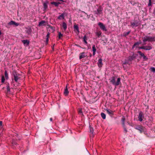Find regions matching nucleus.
Returning <instances> with one entry per match:
<instances>
[{"label": "nucleus", "mask_w": 155, "mask_h": 155, "mask_svg": "<svg viewBox=\"0 0 155 155\" xmlns=\"http://www.w3.org/2000/svg\"><path fill=\"white\" fill-rule=\"evenodd\" d=\"M51 3L52 5H54L56 7H58L59 6V5L61 4V3L60 2H52Z\"/></svg>", "instance_id": "nucleus-16"}, {"label": "nucleus", "mask_w": 155, "mask_h": 155, "mask_svg": "<svg viewBox=\"0 0 155 155\" xmlns=\"http://www.w3.org/2000/svg\"><path fill=\"white\" fill-rule=\"evenodd\" d=\"M65 14V13H63L61 15L58 16V19L59 20H61V19H64Z\"/></svg>", "instance_id": "nucleus-17"}, {"label": "nucleus", "mask_w": 155, "mask_h": 155, "mask_svg": "<svg viewBox=\"0 0 155 155\" xmlns=\"http://www.w3.org/2000/svg\"><path fill=\"white\" fill-rule=\"evenodd\" d=\"M148 108H149V107H148V106H147V109H147H147H148Z\"/></svg>", "instance_id": "nucleus-55"}, {"label": "nucleus", "mask_w": 155, "mask_h": 155, "mask_svg": "<svg viewBox=\"0 0 155 155\" xmlns=\"http://www.w3.org/2000/svg\"><path fill=\"white\" fill-rule=\"evenodd\" d=\"M5 81V78L3 76L2 77V79H1L2 82V83H4V81Z\"/></svg>", "instance_id": "nucleus-39"}, {"label": "nucleus", "mask_w": 155, "mask_h": 155, "mask_svg": "<svg viewBox=\"0 0 155 155\" xmlns=\"http://www.w3.org/2000/svg\"><path fill=\"white\" fill-rule=\"evenodd\" d=\"M151 7H150L149 9V11H151Z\"/></svg>", "instance_id": "nucleus-51"}, {"label": "nucleus", "mask_w": 155, "mask_h": 155, "mask_svg": "<svg viewBox=\"0 0 155 155\" xmlns=\"http://www.w3.org/2000/svg\"><path fill=\"white\" fill-rule=\"evenodd\" d=\"M142 38L143 42V45H145L146 44L145 42L147 41H155V38L154 37L148 36L146 35L145 36V37H142Z\"/></svg>", "instance_id": "nucleus-2"}, {"label": "nucleus", "mask_w": 155, "mask_h": 155, "mask_svg": "<svg viewBox=\"0 0 155 155\" xmlns=\"http://www.w3.org/2000/svg\"><path fill=\"white\" fill-rule=\"evenodd\" d=\"M83 41L84 42V43L86 44H87V42L86 41L87 40V37L86 35H84L83 38Z\"/></svg>", "instance_id": "nucleus-24"}, {"label": "nucleus", "mask_w": 155, "mask_h": 155, "mask_svg": "<svg viewBox=\"0 0 155 155\" xmlns=\"http://www.w3.org/2000/svg\"><path fill=\"white\" fill-rule=\"evenodd\" d=\"M139 43H138V42H136L135 43L134 45H133L132 47V49H133L134 48V47L137 45H139Z\"/></svg>", "instance_id": "nucleus-31"}, {"label": "nucleus", "mask_w": 155, "mask_h": 155, "mask_svg": "<svg viewBox=\"0 0 155 155\" xmlns=\"http://www.w3.org/2000/svg\"><path fill=\"white\" fill-rule=\"evenodd\" d=\"M136 55H135L134 53L133 55L131 56H130L128 58V60L129 61H131L134 59H135L136 58Z\"/></svg>", "instance_id": "nucleus-15"}, {"label": "nucleus", "mask_w": 155, "mask_h": 155, "mask_svg": "<svg viewBox=\"0 0 155 155\" xmlns=\"http://www.w3.org/2000/svg\"><path fill=\"white\" fill-rule=\"evenodd\" d=\"M143 57L144 61L147 60L148 59V58L145 55Z\"/></svg>", "instance_id": "nucleus-38"}, {"label": "nucleus", "mask_w": 155, "mask_h": 155, "mask_svg": "<svg viewBox=\"0 0 155 155\" xmlns=\"http://www.w3.org/2000/svg\"><path fill=\"white\" fill-rule=\"evenodd\" d=\"M101 31H99L96 33V35L97 36L98 38H99L101 35Z\"/></svg>", "instance_id": "nucleus-26"}, {"label": "nucleus", "mask_w": 155, "mask_h": 155, "mask_svg": "<svg viewBox=\"0 0 155 155\" xmlns=\"http://www.w3.org/2000/svg\"><path fill=\"white\" fill-rule=\"evenodd\" d=\"M152 5V1L151 0H149V3L148 4V6H151Z\"/></svg>", "instance_id": "nucleus-36"}, {"label": "nucleus", "mask_w": 155, "mask_h": 155, "mask_svg": "<svg viewBox=\"0 0 155 155\" xmlns=\"http://www.w3.org/2000/svg\"><path fill=\"white\" fill-rule=\"evenodd\" d=\"M102 61V60L101 58H99L98 60L97 64L98 66L100 68L101 67L103 64Z\"/></svg>", "instance_id": "nucleus-12"}, {"label": "nucleus", "mask_w": 155, "mask_h": 155, "mask_svg": "<svg viewBox=\"0 0 155 155\" xmlns=\"http://www.w3.org/2000/svg\"><path fill=\"white\" fill-rule=\"evenodd\" d=\"M49 35H50V33H48L46 35V38H48V37H49Z\"/></svg>", "instance_id": "nucleus-45"}, {"label": "nucleus", "mask_w": 155, "mask_h": 155, "mask_svg": "<svg viewBox=\"0 0 155 155\" xmlns=\"http://www.w3.org/2000/svg\"><path fill=\"white\" fill-rule=\"evenodd\" d=\"M78 112L79 113L82 114V109H80Z\"/></svg>", "instance_id": "nucleus-43"}, {"label": "nucleus", "mask_w": 155, "mask_h": 155, "mask_svg": "<svg viewBox=\"0 0 155 155\" xmlns=\"http://www.w3.org/2000/svg\"><path fill=\"white\" fill-rule=\"evenodd\" d=\"M5 77L6 79H7L8 78V74L7 73V72L6 71H5Z\"/></svg>", "instance_id": "nucleus-29"}, {"label": "nucleus", "mask_w": 155, "mask_h": 155, "mask_svg": "<svg viewBox=\"0 0 155 155\" xmlns=\"http://www.w3.org/2000/svg\"><path fill=\"white\" fill-rule=\"evenodd\" d=\"M98 25L101 30L105 31H107V29H106L105 26L102 23L99 22L98 23Z\"/></svg>", "instance_id": "nucleus-6"}, {"label": "nucleus", "mask_w": 155, "mask_h": 155, "mask_svg": "<svg viewBox=\"0 0 155 155\" xmlns=\"http://www.w3.org/2000/svg\"><path fill=\"white\" fill-rule=\"evenodd\" d=\"M92 51H93V55H94L95 54L96 52V49L95 48V45H94L92 46Z\"/></svg>", "instance_id": "nucleus-21"}, {"label": "nucleus", "mask_w": 155, "mask_h": 155, "mask_svg": "<svg viewBox=\"0 0 155 155\" xmlns=\"http://www.w3.org/2000/svg\"><path fill=\"white\" fill-rule=\"evenodd\" d=\"M101 117L103 119H105L106 116L105 114L103 113H101Z\"/></svg>", "instance_id": "nucleus-27"}, {"label": "nucleus", "mask_w": 155, "mask_h": 155, "mask_svg": "<svg viewBox=\"0 0 155 155\" xmlns=\"http://www.w3.org/2000/svg\"><path fill=\"white\" fill-rule=\"evenodd\" d=\"M124 128V131H125V133H126L127 132V130L126 129V128L125 127V125H124V126H123Z\"/></svg>", "instance_id": "nucleus-42"}, {"label": "nucleus", "mask_w": 155, "mask_h": 155, "mask_svg": "<svg viewBox=\"0 0 155 155\" xmlns=\"http://www.w3.org/2000/svg\"><path fill=\"white\" fill-rule=\"evenodd\" d=\"M144 118V114L141 111H140L138 117V120L140 122H141Z\"/></svg>", "instance_id": "nucleus-7"}, {"label": "nucleus", "mask_w": 155, "mask_h": 155, "mask_svg": "<svg viewBox=\"0 0 155 155\" xmlns=\"http://www.w3.org/2000/svg\"><path fill=\"white\" fill-rule=\"evenodd\" d=\"M49 27L52 30V31L53 32L54 31V27L51 26H49Z\"/></svg>", "instance_id": "nucleus-41"}, {"label": "nucleus", "mask_w": 155, "mask_h": 155, "mask_svg": "<svg viewBox=\"0 0 155 155\" xmlns=\"http://www.w3.org/2000/svg\"><path fill=\"white\" fill-rule=\"evenodd\" d=\"M2 121H0V126H1L2 125Z\"/></svg>", "instance_id": "nucleus-47"}, {"label": "nucleus", "mask_w": 155, "mask_h": 155, "mask_svg": "<svg viewBox=\"0 0 155 155\" xmlns=\"http://www.w3.org/2000/svg\"><path fill=\"white\" fill-rule=\"evenodd\" d=\"M79 59H80L84 58L86 56H87V55L85 54V53L84 52H82L80 53L79 54Z\"/></svg>", "instance_id": "nucleus-13"}, {"label": "nucleus", "mask_w": 155, "mask_h": 155, "mask_svg": "<svg viewBox=\"0 0 155 155\" xmlns=\"http://www.w3.org/2000/svg\"><path fill=\"white\" fill-rule=\"evenodd\" d=\"M22 42L23 43L24 45L26 46H28L29 43V41L28 40H22Z\"/></svg>", "instance_id": "nucleus-14"}, {"label": "nucleus", "mask_w": 155, "mask_h": 155, "mask_svg": "<svg viewBox=\"0 0 155 155\" xmlns=\"http://www.w3.org/2000/svg\"><path fill=\"white\" fill-rule=\"evenodd\" d=\"M150 70L153 72H155V68L152 67L150 68Z\"/></svg>", "instance_id": "nucleus-37"}, {"label": "nucleus", "mask_w": 155, "mask_h": 155, "mask_svg": "<svg viewBox=\"0 0 155 155\" xmlns=\"http://www.w3.org/2000/svg\"><path fill=\"white\" fill-rule=\"evenodd\" d=\"M7 89L6 93H9L10 92V89L8 84L7 86Z\"/></svg>", "instance_id": "nucleus-28"}, {"label": "nucleus", "mask_w": 155, "mask_h": 155, "mask_svg": "<svg viewBox=\"0 0 155 155\" xmlns=\"http://www.w3.org/2000/svg\"><path fill=\"white\" fill-rule=\"evenodd\" d=\"M12 143L13 145H16L17 144L16 141L14 140H13L12 141Z\"/></svg>", "instance_id": "nucleus-33"}, {"label": "nucleus", "mask_w": 155, "mask_h": 155, "mask_svg": "<svg viewBox=\"0 0 155 155\" xmlns=\"http://www.w3.org/2000/svg\"><path fill=\"white\" fill-rule=\"evenodd\" d=\"M48 38H47L46 40V44H47L48 43Z\"/></svg>", "instance_id": "nucleus-44"}, {"label": "nucleus", "mask_w": 155, "mask_h": 155, "mask_svg": "<svg viewBox=\"0 0 155 155\" xmlns=\"http://www.w3.org/2000/svg\"><path fill=\"white\" fill-rule=\"evenodd\" d=\"M19 74L16 72H13V77H12V80H13L14 79L15 82L18 83V79L20 78L19 77Z\"/></svg>", "instance_id": "nucleus-3"}, {"label": "nucleus", "mask_w": 155, "mask_h": 155, "mask_svg": "<svg viewBox=\"0 0 155 155\" xmlns=\"http://www.w3.org/2000/svg\"><path fill=\"white\" fill-rule=\"evenodd\" d=\"M134 128L139 131L140 133H141L144 131L145 128L143 126L137 125H136L134 127Z\"/></svg>", "instance_id": "nucleus-4"}, {"label": "nucleus", "mask_w": 155, "mask_h": 155, "mask_svg": "<svg viewBox=\"0 0 155 155\" xmlns=\"http://www.w3.org/2000/svg\"><path fill=\"white\" fill-rule=\"evenodd\" d=\"M121 78H117V81H116L115 78V77H112L110 80V82L112 84L115 86H117L121 84L120 81Z\"/></svg>", "instance_id": "nucleus-1"}, {"label": "nucleus", "mask_w": 155, "mask_h": 155, "mask_svg": "<svg viewBox=\"0 0 155 155\" xmlns=\"http://www.w3.org/2000/svg\"><path fill=\"white\" fill-rule=\"evenodd\" d=\"M139 43V44H140L141 43V41H140V40L138 42Z\"/></svg>", "instance_id": "nucleus-48"}, {"label": "nucleus", "mask_w": 155, "mask_h": 155, "mask_svg": "<svg viewBox=\"0 0 155 155\" xmlns=\"http://www.w3.org/2000/svg\"><path fill=\"white\" fill-rule=\"evenodd\" d=\"M102 8L101 6H100L98 7L96 11H94V12L96 14L99 15L102 14Z\"/></svg>", "instance_id": "nucleus-9"}, {"label": "nucleus", "mask_w": 155, "mask_h": 155, "mask_svg": "<svg viewBox=\"0 0 155 155\" xmlns=\"http://www.w3.org/2000/svg\"><path fill=\"white\" fill-rule=\"evenodd\" d=\"M45 21L44 20H42L39 23V26H41L42 25H45Z\"/></svg>", "instance_id": "nucleus-22"}, {"label": "nucleus", "mask_w": 155, "mask_h": 155, "mask_svg": "<svg viewBox=\"0 0 155 155\" xmlns=\"http://www.w3.org/2000/svg\"><path fill=\"white\" fill-rule=\"evenodd\" d=\"M91 56H92V54H90V57H91Z\"/></svg>", "instance_id": "nucleus-54"}, {"label": "nucleus", "mask_w": 155, "mask_h": 155, "mask_svg": "<svg viewBox=\"0 0 155 155\" xmlns=\"http://www.w3.org/2000/svg\"><path fill=\"white\" fill-rule=\"evenodd\" d=\"M104 44H105V42H104Z\"/></svg>", "instance_id": "nucleus-58"}, {"label": "nucleus", "mask_w": 155, "mask_h": 155, "mask_svg": "<svg viewBox=\"0 0 155 155\" xmlns=\"http://www.w3.org/2000/svg\"><path fill=\"white\" fill-rule=\"evenodd\" d=\"M104 44H105V42H104Z\"/></svg>", "instance_id": "nucleus-57"}, {"label": "nucleus", "mask_w": 155, "mask_h": 155, "mask_svg": "<svg viewBox=\"0 0 155 155\" xmlns=\"http://www.w3.org/2000/svg\"><path fill=\"white\" fill-rule=\"evenodd\" d=\"M153 14L154 15H155V7L154 8L153 11Z\"/></svg>", "instance_id": "nucleus-46"}, {"label": "nucleus", "mask_w": 155, "mask_h": 155, "mask_svg": "<svg viewBox=\"0 0 155 155\" xmlns=\"http://www.w3.org/2000/svg\"><path fill=\"white\" fill-rule=\"evenodd\" d=\"M58 38L59 39H61V37H62L63 35L61 33H59L58 34Z\"/></svg>", "instance_id": "nucleus-35"}, {"label": "nucleus", "mask_w": 155, "mask_h": 155, "mask_svg": "<svg viewBox=\"0 0 155 155\" xmlns=\"http://www.w3.org/2000/svg\"><path fill=\"white\" fill-rule=\"evenodd\" d=\"M15 21H11L8 23V24L10 25H13Z\"/></svg>", "instance_id": "nucleus-34"}, {"label": "nucleus", "mask_w": 155, "mask_h": 155, "mask_svg": "<svg viewBox=\"0 0 155 155\" xmlns=\"http://www.w3.org/2000/svg\"><path fill=\"white\" fill-rule=\"evenodd\" d=\"M54 45L53 46V48H54Z\"/></svg>", "instance_id": "nucleus-59"}, {"label": "nucleus", "mask_w": 155, "mask_h": 155, "mask_svg": "<svg viewBox=\"0 0 155 155\" xmlns=\"http://www.w3.org/2000/svg\"><path fill=\"white\" fill-rule=\"evenodd\" d=\"M62 27L63 28V29L64 31H65L67 29V25L66 23L65 22H63L62 24Z\"/></svg>", "instance_id": "nucleus-19"}, {"label": "nucleus", "mask_w": 155, "mask_h": 155, "mask_svg": "<svg viewBox=\"0 0 155 155\" xmlns=\"http://www.w3.org/2000/svg\"><path fill=\"white\" fill-rule=\"evenodd\" d=\"M13 25H14L16 26H18L19 25V23H16L15 21L14 23V24Z\"/></svg>", "instance_id": "nucleus-40"}, {"label": "nucleus", "mask_w": 155, "mask_h": 155, "mask_svg": "<svg viewBox=\"0 0 155 155\" xmlns=\"http://www.w3.org/2000/svg\"><path fill=\"white\" fill-rule=\"evenodd\" d=\"M52 118H51L50 119V121H52Z\"/></svg>", "instance_id": "nucleus-50"}, {"label": "nucleus", "mask_w": 155, "mask_h": 155, "mask_svg": "<svg viewBox=\"0 0 155 155\" xmlns=\"http://www.w3.org/2000/svg\"><path fill=\"white\" fill-rule=\"evenodd\" d=\"M131 26L133 28L134 27H137L139 25L138 21L137 20H134V22H130Z\"/></svg>", "instance_id": "nucleus-10"}, {"label": "nucleus", "mask_w": 155, "mask_h": 155, "mask_svg": "<svg viewBox=\"0 0 155 155\" xmlns=\"http://www.w3.org/2000/svg\"><path fill=\"white\" fill-rule=\"evenodd\" d=\"M89 129L91 132V134L90 135V137L93 138L94 137V133L93 128L91 127V125H90Z\"/></svg>", "instance_id": "nucleus-11"}, {"label": "nucleus", "mask_w": 155, "mask_h": 155, "mask_svg": "<svg viewBox=\"0 0 155 155\" xmlns=\"http://www.w3.org/2000/svg\"><path fill=\"white\" fill-rule=\"evenodd\" d=\"M48 2L44 3H43L44 11H45L48 8Z\"/></svg>", "instance_id": "nucleus-20"}, {"label": "nucleus", "mask_w": 155, "mask_h": 155, "mask_svg": "<svg viewBox=\"0 0 155 155\" xmlns=\"http://www.w3.org/2000/svg\"><path fill=\"white\" fill-rule=\"evenodd\" d=\"M130 33V31H129L128 32H125L124 34L123 35L124 37H126L127 35H128Z\"/></svg>", "instance_id": "nucleus-30"}, {"label": "nucleus", "mask_w": 155, "mask_h": 155, "mask_svg": "<svg viewBox=\"0 0 155 155\" xmlns=\"http://www.w3.org/2000/svg\"><path fill=\"white\" fill-rule=\"evenodd\" d=\"M74 29L76 30L78 33L79 32V27L77 25H74Z\"/></svg>", "instance_id": "nucleus-23"}, {"label": "nucleus", "mask_w": 155, "mask_h": 155, "mask_svg": "<svg viewBox=\"0 0 155 155\" xmlns=\"http://www.w3.org/2000/svg\"><path fill=\"white\" fill-rule=\"evenodd\" d=\"M105 110L106 111L107 113L111 117L114 115V111L111 110L109 109H106Z\"/></svg>", "instance_id": "nucleus-5"}, {"label": "nucleus", "mask_w": 155, "mask_h": 155, "mask_svg": "<svg viewBox=\"0 0 155 155\" xmlns=\"http://www.w3.org/2000/svg\"><path fill=\"white\" fill-rule=\"evenodd\" d=\"M104 44H105V42H104Z\"/></svg>", "instance_id": "nucleus-56"}, {"label": "nucleus", "mask_w": 155, "mask_h": 155, "mask_svg": "<svg viewBox=\"0 0 155 155\" xmlns=\"http://www.w3.org/2000/svg\"><path fill=\"white\" fill-rule=\"evenodd\" d=\"M125 120V118L124 117H123L121 119V121L122 122V124L123 126H124L125 123L124 121Z\"/></svg>", "instance_id": "nucleus-25"}, {"label": "nucleus", "mask_w": 155, "mask_h": 155, "mask_svg": "<svg viewBox=\"0 0 155 155\" xmlns=\"http://www.w3.org/2000/svg\"><path fill=\"white\" fill-rule=\"evenodd\" d=\"M82 12L84 13L85 14L87 15V13L86 12H84L82 11Z\"/></svg>", "instance_id": "nucleus-52"}, {"label": "nucleus", "mask_w": 155, "mask_h": 155, "mask_svg": "<svg viewBox=\"0 0 155 155\" xmlns=\"http://www.w3.org/2000/svg\"><path fill=\"white\" fill-rule=\"evenodd\" d=\"M87 17L88 18H89V16L88 15H87Z\"/></svg>", "instance_id": "nucleus-53"}, {"label": "nucleus", "mask_w": 155, "mask_h": 155, "mask_svg": "<svg viewBox=\"0 0 155 155\" xmlns=\"http://www.w3.org/2000/svg\"><path fill=\"white\" fill-rule=\"evenodd\" d=\"M68 93L69 91H68V89L66 86L64 90V94L65 96H67V95H68Z\"/></svg>", "instance_id": "nucleus-18"}, {"label": "nucleus", "mask_w": 155, "mask_h": 155, "mask_svg": "<svg viewBox=\"0 0 155 155\" xmlns=\"http://www.w3.org/2000/svg\"><path fill=\"white\" fill-rule=\"evenodd\" d=\"M139 49H144L145 50H150L152 49L151 46L148 45L146 46H142L139 48Z\"/></svg>", "instance_id": "nucleus-8"}, {"label": "nucleus", "mask_w": 155, "mask_h": 155, "mask_svg": "<svg viewBox=\"0 0 155 155\" xmlns=\"http://www.w3.org/2000/svg\"><path fill=\"white\" fill-rule=\"evenodd\" d=\"M28 31L29 32H31V29L30 28L28 29Z\"/></svg>", "instance_id": "nucleus-49"}, {"label": "nucleus", "mask_w": 155, "mask_h": 155, "mask_svg": "<svg viewBox=\"0 0 155 155\" xmlns=\"http://www.w3.org/2000/svg\"><path fill=\"white\" fill-rule=\"evenodd\" d=\"M137 53H139V54H140V55L141 57H143V56H144V54L143 53L141 52V51H137Z\"/></svg>", "instance_id": "nucleus-32"}]
</instances>
